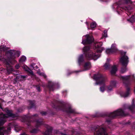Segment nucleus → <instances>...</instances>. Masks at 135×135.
<instances>
[{
  "label": "nucleus",
  "mask_w": 135,
  "mask_h": 135,
  "mask_svg": "<svg viewBox=\"0 0 135 135\" xmlns=\"http://www.w3.org/2000/svg\"><path fill=\"white\" fill-rule=\"evenodd\" d=\"M37 73L38 75L42 76H45V75L44 72H41L40 70L38 71Z\"/></svg>",
  "instance_id": "22"
},
{
  "label": "nucleus",
  "mask_w": 135,
  "mask_h": 135,
  "mask_svg": "<svg viewBox=\"0 0 135 135\" xmlns=\"http://www.w3.org/2000/svg\"><path fill=\"white\" fill-rule=\"evenodd\" d=\"M73 133V132L71 131L69 132V133L68 134H65L63 133H61L60 134L61 135H72Z\"/></svg>",
  "instance_id": "28"
},
{
  "label": "nucleus",
  "mask_w": 135,
  "mask_h": 135,
  "mask_svg": "<svg viewBox=\"0 0 135 135\" xmlns=\"http://www.w3.org/2000/svg\"><path fill=\"white\" fill-rule=\"evenodd\" d=\"M96 24L95 22L92 23L90 25L91 27V28H94L96 27Z\"/></svg>",
  "instance_id": "26"
},
{
  "label": "nucleus",
  "mask_w": 135,
  "mask_h": 135,
  "mask_svg": "<svg viewBox=\"0 0 135 135\" xmlns=\"http://www.w3.org/2000/svg\"><path fill=\"white\" fill-rule=\"evenodd\" d=\"M105 129L103 128H97L94 133V135H107Z\"/></svg>",
  "instance_id": "9"
},
{
  "label": "nucleus",
  "mask_w": 135,
  "mask_h": 135,
  "mask_svg": "<svg viewBox=\"0 0 135 135\" xmlns=\"http://www.w3.org/2000/svg\"><path fill=\"white\" fill-rule=\"evenodd\" d=\"M92 78L95 80L97 84H99L104 83L106 79L104 76H93Z\"/></svg>",
  "instance_id": "8"
},
{
  "label": "nucleus",
  "mask_w": 135,
  "mask_h": 135,
  "mask_svg": "<svg viewBox=\"0 0 135 135\" xmlns=\"http://www.w3.org/2000/svg\"><path fill=\"white\" fill-rule=\"evenodd\" d=\"M40 113L42 115H45L47 114V113L45 112H41Z\"/></svg>",
  "instance_id": "31"
},
{
  "label": "nucleus",
  "mask_w": 135,
  "mask_h": 135,
  "mask_svg": "<svg viewBox=\"0 0 135 135\" xmlns=\"http://www.w3.org/2000/svg\"><path fill=\"white\" fill-rule=\"evenodd\" d=\"M37 131L38 129H34L31 131V132L32 133H35L37 132Z\"/></svg>",
  "instance_id": "29"
},
{
  "label": "nucleus",
  "mask_w": 135,
  "mask_h": 135,
  "mask_svg": "<svg viewBox=\"0 0 135 135\" xmlns=\"http://www.w3.org/2000/svg\"><path fill=\"white\" fill-rule=\"evenodd\" d=\"M84 53L85 58L87 59L90 60L93 59L96 60L100 56L99 54L97 55L94 54L90 50V48L89 46H86L84 47L83 49Z\"/></svg>",
  "instance_id": "4"
},
{
  "label": "nucleus",
  "mask_w": 135,
  "mask_h": 135,
  "mask_svg": "<svg viewBox=\"0 0 135 135\" xmlns=\"http://www.w3.org/2000/svg\"><path fill=\"white\" fill-rule=\"evenodd\" d=\"M84 67L85 70L89 69L91 68L90 63L89 62H86L84 65Z\"/></svg>",
  "instance_id": "17"
},
{
  "label": "nucleus",
  "mask_w": 135,
  "mask_h": 135,
  "mask_svg": "<svg viewBox=\"0 0 135 135\" xmlns=\"http://www.w3.org/2000/svg\"><path fill=\"white\" fill-rule=\"evenodd\" d=\"M40 65V64L39 63L36 64L35 63H32L30 65L29 67L31 69H32L37 70L38 68V66L39 65Z\"/></svg>",
  "instance_id": "14"
},
{
  "label": "nucleus",
  "mask_w": 135,
  "mask_h": 135,
  "mask_svg": "<svg viewBox=\"0 0 135 135\" xmlns=\"http://www.w3.org/2000/svg\"><path fill=\"white\" fill-rule=\"evenodd\" d=\"M6 55L8 59H6L4 63L7 65V75H8L13 70L12 67L10 65L11 64V60L14 59L16 57H18L20 55V52L14 50H10L7 51ZM5 69H3L2 71H6Z\"/></svg>",
  "instance_id": "2"
},
{
  "label": "nucleus",
  "mask_w": 135,
  "mask_h": 135,
  "mask_svg": "<svg viewBox=\"0 0 135 135\" xmlns=\"http://www.w3.org/2000/svg\"><path fill=\"white\" fill-rule=\"evenodd\" d=\"M43 123L42 120L40 121H39L38 120L36 121V123L37 124V125L36 127H38L40 126Z\"/></svg>",
  "instance_id": "24"
},
{
  "label": "nucleus",
  "mask_w": 135,
  "mask_h": 135,
  "mask_svg": "<svg viewBox=\"0 0 135 135\" xmlns=\"http://www.w3.org/2000/svg\"><path fill=\"white\" fill-rule=\"evenodd\" d=\"M86 24H87H87H88V22H86Z\"/></svg>",
  "instance_id": "43"
},
{
  "label": "nucleus",
  "mask_w": 135,
  "mask_h": 135,
  "mask_svg": "<svg viewBox=\"0 0 135 135\" xmlns=\"http://www.w3.org/2000/svg\"><path fill=\"white\" fill-rule=\"evenodd\" d=\"M5 111L7 114H0V126L3 125L6 121V119L9 117H11V110H9L7 108L5 109ZM11 130V124L9 127L8 128H1L0 127V135H4V133H8Z\"/></svg>",
  "instance_id": "3"
},
{
  "label": "nucleus",
  "mask_w": 135,
  "mask_h": 135,
  "mask_svg": "<svg viewBox=\"0 0 135 135\" xmlns=\"http://www.w3.org/2000/svg\"><path fill=\"white\" fill-rule=\"evenodd\" d=\"M26 57L24 56H22L21 57L20 60H19V62L20 63H21L25 61L26 60Z\"/></svg>",
  "instance_id": "21"
},
{
  "label": "nucleus",
  "mask_w": 135,
  "mask_h": 135,
  "mask_svg": "<svg viewBox=\"0 0 135 135\" xmlns=\"http://www.w3.org/2000/svg\"><path fill=\"white\" fill-rule=\"evenodd\" d=\"M116 84V82L115 81H112L111 82L110 85L112 86L113 87H115Z\"/></svg>",
  "instance_id": "23"
},
{
  "label": "nucleus",
  "mask_w": 135,
  "mask_h": 135,
  "mask_svg": "<svg viewBox=\"0 0 135 135\" xmlns=\"http://www.w3.org/2000/svg\"><path fill=\"white\" fill-rule=\"evenodd\" d=\"M48 88H49V87H49V86H48Z\"/></svg>",
  "instance_id": "46"
},
{
  "label": "nucleus",
  "mask_w": 135,
  "mask_h": 135,
  "mask_svg": "<svg viewBox=\"0 0 135 135\" xmlns=\"http://www.w3.org/2000/svg\"><path fill=\"white\" fill-rule=\"evenodd\" d=\"M20 76H23V75H21Z\"/></svg>",
  "instance_id": "47"
},
{
  "label": "nucleus",
  "mask_w": 135,
  "mask_h": 135,
  "mask_svg": "<svg viewBox=\"0 0 135 135\" xmlns=\"http://www.w3.org/2000/svg\"><path fill=\"white\" fill-rule=\"evenodd\" d=\"M2 47H1H1H0V49H2Z\"/></svg>",
  "instance_id": "42"
},
{
  "label": "nucleus",
  "mask_w": 135,
  "mask_h": 135,
  "mask_svg": "<svg viewBox=\"0 0 135 135\" xmlns=\"http://www.w3.org/2000/svg\"><path fill=\"white\" fill-rule=\"evenodd\" d=\"M15 130H16V131H17V132H18V131H17V130H17V129L15 128Z\"/></svg>",
  "instance_id": "41"
},
{
  "label": "nucleus",
  "mask_w": 135,
  "mask_h": 135,
  "mask_svg": "<svg viewBox=\"0 0 135 135\" xmlns=\"http://www.w3.org/2000/svg\"><path fill=\"white\" fill-rule=\"evenodd\" d=\"M128 76H130V75H128Z\"/></svg>",
  "instance_id": "48"
},
{
  "label": "nucleus",
  "mask_w": 135,
  "mask_h": 135,
  "mask_svg": "<svg viewBox=\"0 0 135 135\" xmlns=\"http://www.w3.org/2000/svg\"><path fill=\"white\" fill-rule=\"evenodd\" d=\"M127 21L131 23L135 22V16L133 15L129 19H127Z\"/></svg>",
  "instance_id": "20"
},
{
  "label": "nucleus",
  "mask_w": 135,
  "mask_h": 135,
  "mask_svg": "<svg viewBox=\"0 0 135 135\" xmlns=\"http://www.w3.org/2000/svg\"><path fill=\"white\" fill-rule=\"evenodd\" d=\"M134 75H133L132 76H133Z\"/></svg>",
  "instance_id": "45"
},
{
  "label": "nucleus",
  "mask_w": 135,
  "mask_h": 135,
  "mask_svg": "<svg viewBox=\"0 0 135 135\" xmlns=\"http://www.w3.org/2000/svg\"><path fill=\"white\" fill-rule=\"evenodd\" d=\"M37 116V115H36V114L35 115H35H33V116H31L30 117V118H33L35 116Z\"/></svg>",
  "instance_id": "38"
},
{
  "label": "nucleus",
  "mask_w": 135,
  "mask_h": 135,
  "mask_svg": "<svg viewBox=\"0 0 135 135\" xmlns=\"http://www.w3.org/2000/svg\"><path fill=\"white\" fill-rule=\"evenodd\" d=\"M20 135H26V134L25 133H22V134H20Z\"/></svg>",
  "instance_id": "39"
},
{
  "label": "nucleus",
  "mask_w": 135,
  "mask_h": 135,
  "mask_svg": "<svg viewBox=\"0 0 135 135\" xmlns=\"http://www.w3.org/2000/svg\"><path fill=\"white\" fill-rule=\"evenodd\" d=\"M125 1L126 3L131 2V1L130 0H125Z\"/></svg>",
  "instance_id": "37"
},
{
  "label": "nucleus",
  "mask_w": 135,
  "mask_h": 135,
  "mask_svg": "<svg viewBox=\"0 0 135 135\" xmlns=\"http://www.w3.org/2000/svg\"><path fill=\"white\" fill-rule=\"evenodd\" d=\"M54 107L57 109L62 110L63 111H65L67 113H75V110L72 109L70 107L67 108L66 110L64 109V108H65V106L63 103H58L57 104V107Z\"/></svg>",
  "instance_id": "7"
},
{
  "label": "nucleus",
  "mask_w": 135,
  "mask_h": 135,
  "mask_svg": "<svg viewBox=\"0 0 135 135\" xmlns=\"http://www.w3.org/2000/svg\"><path fill=\"white\" fill-rule=\"evenodd\" d=\"M59 87V85L58 83H52L51 82V91H54L56 89H58Z\"/></svg>",
  "instance_id": "15"
},
{
  "label": "nucleus",
  "mask_w": 135,
  "mask_h": 135,
  "mask_svg": "<svg viewBox=\"0 0 135 135\" xmlns=\"http://www.w3.org/2000/svg\"><path fill=\"white\" fill-rule=\"evenodd\" d=\"M114 88V87H113L112 86L110 85L108 87L107 89V91L108 92L111 91L112 90L113 88Z\"/></svg>",
  "instance_id": "27"
},
{
  "label": "nucleus",
  "mask_w": 135,
  "mask_h": 135,
  "mask_svg": "<svg viewBox=\"0 0 135 135\" xmlns=\"http://www.w3.org/2000/svg\"><path fill=\"white\" fill-rule=\"evenodd\" d=\"M123 109H119L114 112L106 114V121L108 123H109L111 120L114 117L118 116H125L128 114L126 112V110L131 111L133 112L135 109V102L134 100L133 99L132 105L129 106L128 104H124L123 106Z\"/></svg>",
  "instance_id": "1"
},
{
  "label": "nucleus",
  "mask_w": 135,
  "mask_h": 135,
  "mask_svg": "<svg viewBox=\"0 0 135 135\" xmlns=\"http://www.w3.org/2000/svg\"><path fill=\"white\" fill-rule=\"evenodd\" d=\"M36 89L38 91H40V89L39 87H37L36 88Z\"/></svg>",
  "instance_id": "36"
},
{
  "label": "nucleus",
  "mask_w": 135,
  "mask_h": 135,
  "mask_svg": "<svg viewBox=\"0 0 135 135\" xmlns=\"http://www.w3.org/2000/svg\"><path fill=\"white\" fill-rule=\"evenodd\" d=\"M35 102L34 101H30V104L31 105V108L34 105Z\"/></svg>",
  "instance_id": "30"
},
{
  "label": "nucleus",
  "mask_w": 135,
  "mask_h": 135,
  "mask_svg": "<svg viewBox=\"0 0 135 135\" xmlns=\"http://www.w3.org/2000/svg\"><path fill=\"white\" fill-rule=\"evenodd\" d=\"M124 55L120 59V61L122 65V67L121 68L120 71V72L121 73H123L126 71V66L129 61L128 57L125 55L126 52H124Z\"/></svg>",
  "instance_id": "5"
},
{
  "label": "nucleus",
  "mask_w": 135,
  "mask_h": 135,
  "mask_svg": "<svg viewBox=\"0 0 135 135\" xmlns=\"http://www.w3.org/2000/svg\"><path fill=\"white\" fill-rule=\"evenodd\" d=\"M94 76H102V75H101L100 74V73H97L96 74H95Z\"/></svg>",
  "instance_id": "33"
},
{
  "label": "nucleus",
  "mask_w": 135,
  "mask_h": 135,
  "mask_svg": "<svg viewBox=\"0 0 135 135\" xmlns=\"http://www.w3.org/2000/svg\"><path fill=\"white\" fill-rule=\"evenodd\" d=\"M22 68L25 71H27L30 75L33 76L35 75L33 71L31 70L27 66L24 65L22 66Z\"/></svg>",
  "instance_id": "13"
},
{
  "label": "nucleus",
  "mask_w": 135,
  "mask_h": 135,
  "mask_svg": "<svg viewBox=\"0 0 135 135\" xmlns=\"http://www.w3.org/2000/svg\"><path fill=\"white\" fill-rule=\"evenodd\" d=\"M107 31H104V36L105 37H107V34L106 33Z\"/></svg>",
  "instance_id": "34"
},
{
  "label": "nucleus",
  "mask_w": 135,
  "mask_h": 135,
  "mask_svg": "<svg viewBox=\"0 0 135 135\" xmlns=\"http://www.w3.org/2000/svg\"><path fill=\"white\" fill-rule=\"evenodd\" d=\"M130 88L129 87H128L127 89L126 92L122 94V96L124 97H127L130 94Z\"/></svg>",
  "instance_id": "18"
},
{
  "label": "nucleus",
  "mask_w": 135,
  "mask_h": 135,
  "mask_svg": "<svg viewBox=\"0 0 135 135\" xmlns=\"http://www.w3.org/2000/svg\"><path fill=\"white\" fill-rule=\"evenodd\" d=\"M16 75H18V74H17V73H16Z\"/></svg>",
  "instance_id": "44"
},
{
  "label": "nucleus",
  "mask_w": 135,
  "mask_h": 135,
  "mask_svg": "<svg viewBox=\"0 0 135 135\" xmlns=\"http://www.w3.org/2000/svg\"><path fill=\"white\" fill-rule=\"evenodd\" d=\"M108 61L109 59H107V61L104 65V67L105 69H108L110 68V73L112 75H114L117 71V66L115 65L111 66L108 62Z\"/></svg>",
  "instance_id": "6"
},
{
  "label": "nucleus",
  "mask_w": 135,
  "mask_h": 135,
  "mask_svg": "<svg viewBox=\"0 0 135 135\" xmlns=\"http://www.w3.org/2000/svg\"><path fill=\"white\" fill-rule=\"evenodd\" d=\"M86 39L83 40L82 43L83 44H90L92 43L94 40V39L92 36H90L87 35L85 36Z\"/></svg>",
  "instance_id": "10"
},
{
  "label": "nucleus",
  "mask_w": 135,
  "mask_h": 135,
  "mask_svg": "<svg viewBox=\"0 0 135 135\" xmlns=\"http://www.w3.org/2000/svg\"><path fill=\"white\" fill-rule=\"evenodd\" d=\"M21 78H25V77L26 76H21Z\"/></svg>",
  "instance_id": "40"
},
{
  "label": "nucleus",
  "mask_w": 135,
  "mask_h": 135,
  "mask_svg": "<svg viewBox=\"0 0 135 135\" xmlns=\"http://www.w3.org/2000/svg\"><path fill=\"white\" fill-rule=\"evenodd\" d=\"M100 89L102 92H103L104 90V86L101 87L100 88Z\"/></svg>",
  "instance_id": "32"
},
{
  "label": "nucleus",
  "mask_w": 135,
  "mask_h": 135,
  "mask_svg": "<svg viewBox=\"0 0 135 135\" xmlns=\"http://www.w3.org/2000/svg\"><path fill=\"white\" fill-rule=\"evenodd\" d=\"M129 76H121V79L122 80L123 83L125 84H128L129 82Z\"/></svg>",
  "instance_id": "16"
},
{
  "label": "nucleus",
  "mask_w": 135,
  "mask_h": 135,
  "mask_svg": "<svg viewBox=\"0 0 135 135\" xmlns=\"http://www.w3.org/2000/svg\"><path fill=\"white\" fill-rule=\"evenodd\" d=\"M78 62L80 64L84 61V56L83 55H81L79 57L78 59Z\"/></svg>",
  "instance_id": "19"
},
{
  "label": "nucleus",
  "mask_w": 135,
  "mask_h": 135,
  "mask_svg": "<svg viewBox=\"0 0 135 135\" xmlns=\"http://www.w3.org/2000/svg\"><path fill=\"white\" fill-rule=\"evenodd\" d=\"M102 44V43L101 42L97 43L95 44L94 46L95 48L100 49H97V52H101L104 50V48L103 47L100 48Z\"/></svg>",
  "instance_id": "12"
},
{
  "label": "nucleus",
  "mask_w": 135,
  "mask_h": 135,
  "mask_svg": "<svg viewBox=\"0 0 135 135\" xmlns=\"http://www.w3.org/2000/svg\"><path fill=\"white\" fill-rule=\"evenodd\" d=\"M15 67L16 69H18L20 67V66L18 64H17L15 66Z\"/></svg>",
  "instance_id": "35"
},
{
  "label": "nucleus",
  "mask_w": 135,
  "mask_h": 135,
  "mask_svg": "<svg viewBox=\"0 0 135 135\" xmlns=\"http://www.w3.org/2000/svg\"><path fill=\"white\" fill-rule=\"evenodd\" d=\"M117 51V49L115 47V45L113 44L112 45L111 49H107L106 52L107 54H110L113 52H116Z\"/></svg>",
  "instance_id": "11"
},
{
  "label": "nucleus",
  "mask_w": 135,
  "mask_h": 135,
  "mask_svg": "<svg viewBox=\"0 0 135 135\" xmlns=\"http://www.w3.org/2000/svg\"><path fill=\"white\" fill-rule=\"evenodd\" d=\"M51 130L50 129H47L44 133V135H50Z\"/></svg>",
  "instance_id": "25"
}]
</instances>
